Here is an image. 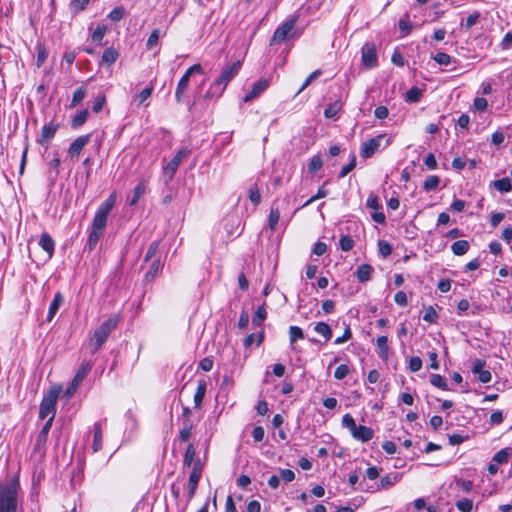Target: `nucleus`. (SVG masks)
Returning <instances> with one entry per match:
<instances>
[{
	"label": "nucleus",
	"mask_w": 512,
	"mask_h": 512,
	"mask_svg": "<svg viewBox=\"0 0 512 512\" xmlns=\"http://www.w3.org/2000/svg\"><path fill=\"white\" fill-rule=\"evenodd\" d=\"M433 59L439 64V65H449L451 63V57L443 52H439L436 55L433 56Z\"/></svg>",
	"instance_id": "bf43d9fd"
},
{
	"label": "nucleus",
	"mask_w": 512,
	"mask_h": 512,
	"mask_svg": "<svg viewBox=\"0 0 512 512\" xmlns=\"http://www.w3.org/2000/svg\"><path fill=\"white\" fill-rule=\"evenodd\" d=\"M451 250L454 255L462 256L469 250V243L466 240H458L451 245Z\"/></svg>",
	"instance_id": "4be33fe9"
},
{
	"label": "nucleus",
	"mask_w": 512,
	"mask_h": 512,
	"mask_svg": "<svg viewBox=\"0 0 512 512\" xmlns=\"http://www.w3.org/2000/svg\"><path fill=\"white\" fill-rule=\"evenodd\" d=\"M394 301L402 307L406 306L408 303L406 293L404 291H398L394 296Z\"/></svg>",
	"instance_id": "774afa93"
},
{
	"label": "nucleus",
	"mask_w": 512,
	"mask_h": 512,
	"mask_svg": "<svg viewBox=\"0 0 512 512\" xmlns=\"http://www.w3.org/2000/svg\"><path fill=\"white\" fill-rule=\"evenodd\" d=\"M200 478L201 477H198L196 474L189 475V482H188V489H187L188 501H190L194 497Z\"/></svg>",
	"instance_id": "c756f323"
},
{
	"label": "nucleus",
	"mask_w": 512,
	"mask_h": 512,
	"mask_svg": "<svg viewBox=\"0 0 512 512\" xmlns=\"http://www.w3.org/2000/svg\"><path fill=\"white\" fill-rule=\"evenodd\" d=\"M280 219V211L277 207L272 206L268 216V226L272 231H275Z\"/></svg>",
	"instance_id": "cd10ccee"
},
{
	"label": "nucleus",
	"mask_w": 512,
	"mask_h": 512,
	"mask_svg": "<svg viewBox=\"0 0 512 512\" xmlns=\"http://www.w3.org/2000/svg\"><path fill=\"white\" fill-rule=\"evenodd\" d=\"M105 103H106V96L104 94L99 95L92 105V111L94 113H99L102 110Z\"/></svg>",
	"instance_id": "4d7b16f0"
},
{
	"label": "nucleus",
	"mask_w": 512,
	"mask_h": 512,
	"mask_svg": "<svg viewBox=\"0 0 512 512\" xmlns=\"http://www.w3.org/2000/svg\"><path fill=\"white\" fill-rule=\"evenodd\" d=\"M190 77L191 76L185 72L184 75L180 78L177 88H176V91H175V98H176L177 102L181 101L182 96L188 87Z\"/></svg>",
	"instance_id": "6ab92c4d"
},
{
	"label": "nucleus",
	"mask_w": 512,
	"mask_h": 512,
	"mask_svg": "<svg viewBox=\"0 0 512 512\" xmlns=\"http://www.w3.org/2000/svg\"><path fill=\"white\" fill-rule=\"evenodd\" d=\"M265 436V431L262 426H256L252 431V437L255 442L263 441Z\"/></svg>",
	"instance_id": "338daca9"
},
{
	"label": "nucleus",
	"mask_w": 512,
	"mask_h": 512,
	"mask_svg": "<svg viewBox=\"0 0 512 512\" xmlns=\"http://www.w3.org/2000/svg\"><path fill=\"white\" fill-rule=\"evenodd\" d=\"M145 189L146 188L142 183L138 184L134 188V193L132 199L130 200V205H135L139 201L141 196L145 193Z\"/></svg>",
	"instance_id": "864d4df0"
},
{
	"label": "nucleus",
	"mask_w": 512,
	"mask_h": 512,
	"mask_svg": "<svg viewBox=\"0 0 512 512\" xmlns=\"http://www.w3.org/2000/svg\"><path fill=\"white\" fill-rule=\"evenodd\" d=\"M86 96V90L82 87L76 89L71 100V107L77 106Z\"/></svg>",
	"instance_id": "a18cd8bd"
},
{
	"label": "nucleus",
	"mask_w": 512,
	"mask_h": 512,
	"mask_svg": "<svg viewBox=\"0 0 512 512\" xmlns=\"http://www.w3.org/2000/svg\"><path fill=\"white\" fill-rule=\"evenodd\" d=\"M60 392V387H51L44 395L39 408V417L41 419L48 418L52 419V421L54 420L56 414V404Z\"/></svg>",
	"instance_id": "20e7f679"
},
{
	"label": "nucleus",
	"mask_w": 512,
	"mask_h": 512,
	"mask_svg": "<svg viewBox=\"0 0 512 512\" xmlns=\"http://www.w3.org/2000/svg\"><path fill=\"white\" fill-rule=\"evenodd\" d=\"M159 245H160V241L159 240H155L153 242L150 243L148 249H147V252L145 254V257H144V261L145 262H148L149 260H151L157 253L158 249H159Z\"/></svg>",
	"instance_id": "c03bdc74"
},
{
	"label": "nucleus",
	"mask_w": 512,
	"mask_h": 512,
	"mask_svg": "<svg viewBox=\"0 0 512 512\" xmlns=\"http://www.w3.org/2000/svg\"><path fill=\"white\" fill-rule=\"evenodd\" d=\"M59 129V124L54 123L53 121L46 123L41 128L40 136L37 138L36 142L41 145L48 147L50 141L54 138L56 132Z\"/></svg>",
	"instance_id": "6e6552de"
},
{
	"label": "nucleus",
	"mask_w": 512,
	"mask_h": 512,
	"mask_svg": "<svg viewBox=\"0 0 512 512\" xmlns=\"http://www.w3.org/2000/svg\"><path fill=\"white\" fill-rule=\"evenodd\" d=\"M351 434L353 438L361 442H368L374 436L373 430L370 427L363 425H357L356 430H354Z\"/></svg>",
	"instance_id": "ddd939ff"
},
{
	"label": "nucleus",
	"mask_w": 512,
	"mask_h": 512,
	"mask_svg": "<svg viewBox=\"0 0 512 512\" xmlns=\"http://www.w3.org/2000/svg\"><path fill=\"white\" fill-rule=\"evenodd\" d=\"M362 64L366 68H373L377 65V49L374 43H365L361 50Z\"/></svg>",
	"instance_id": "1a4fd4ad"
},
{
	"label": "nucleus",
	"mask_w": 512,
	"mask_h": 512,
	"mask_svg": "<svg viewBox=\"0 0 512 512\" xmlns=\"http://www.w3.org/2000/svg\"><path fill=\"white\" fill-rule=\"evenodd\" d=\"M161 268H162V264H161L160 259H155L152 262L148 272L146 273V278L153 279L157 275V273L160 271Z\"/></svg>",
	"instance_id": "49530a36"
},
{
	"label": "nucleus",
	"mask_w": 512,
	"mask_h": 512,
	"mask_svg": "<svg viewBox=\"0 0 512 512\" xmlns=\"http://www.w3.org/2000/svg\"><path fill=\"white\" fill-rule=\"evenodd\" d=\"M117 324L118 318L110 317L94 331L89 343L92 353H96L102 347L110 333L116 328Z\"/></svg>",
	"instance_id": "f03ea898"
},
{
	"label": "nucleus",
	"mask_w": 512,
	"mask_h": 512,
	"mask_svg": "<svg viewBox=\"0 0 512 512\" xmlns=\"http://www.w3.org/2000/svg\"><path fill=\"white\" fill-rule=\"evenodd\" d=\"M400 479L399 474L394 475H385L380 480V485L382 488H389L396 484Z\"/></svg>",
	"instance_id": "e433bc0d"
},
{
	"label": "nucleus",
	"mask_w": 512,
	"mask_h": 512,
	"mask_svg": "<svg viewBox=\"0 0 512 512\" xmlns=\"http://www.w3.org/2000/svg\"><path fill=\"white\" fill-rule=\"evenodd\" d=\"M378 247H379V253L383 257H388L392 252V246L384 240H380L378 242Z\"/></svg>",
	"instance_id": "6e6d98bb"
},
{
	"label": "nucleus",
	"mask_w": 512,
	"mask_h": 512,
	"mask_svg": "<svg viewBox=\"0 0 512 512\" xmlns=\"http://www.w3.org/2000/svg\"><path fill=\"white\" fill-rule=\"evenodd\" d=\"M102 234H103V232L91 228L88 239H87V243H86V247L89 249V251H92L96 247Z\"/></svg>",
	"instance_id": "a878e982"
},
{
	"label": "nucleus",
	"mask_w": 512,
	"mask_h": 512,
	"mask_svg": "<svg viewBox=\"0 0 512 512\" xmlns=\"http://www.w3.org/2000/svg\"><path fill=\"white\" fill-rule=\"evenodd\" d=\"M373 268L369 264H362L357 268L356 277L360 282L370 280Z\"/></svg>",
	"instance_id": "412c9836"
},
{
	"label": "nucleus",
	"mask_w": 512,
	"mask_h": 512,
	"mask_svg": "<svg viewBox=\"0 0 512 512\" xmlns=\"http://www.w3.org/2000/svg\"><path fill=\"white\" fill-rule=\"evenodd\" d=\"M323 166V162L319 156H313L308 164V171L311 173L317 172Z\"/></svg>",
	"instance_id": "de8ad7c7"
},
{
	"label": "nucleus",
	"mask_w": 512,
	"mask_h": 512,
	"mask_svg": "<svg viewBox=\"0 0 512 512\" xmlns=\"http://www.w3.org/2000/svg\"><path fill=\"white\" fill-rule=\"evenodd\" d=\"M341 109L342 103L339 100L334 101L324 110V116L328 119L335 118Z\"/></svg>",
	"instance_id": "c85d7f7f"
},
{
	"label": "nucleus",
	"mask_w": 512,
	"mask_h": 512,
	"mask_svg": "<svg viewBox=\"0 0 512 512\" xmlns=\"http://www.w3.org/2000/svg\"><path fill=\"white\" fill-rule=\"evenodd\" d=\"M19 489L17 477L0 483V512H17Z\"/></svg>",
	"instance_id": "f257e3e1"
},
{
	"label": "nucleus",
	"mask_w": 512,
	"mask_h": 512,
	"mask_svg": "<svg viewBox=\"0 0 512 512\" xmlns=\"http://www.w3.org/2000/svg\"><path fill=\"white\" fill-rule=\"evenodd\" d=\"M89 112L87 109H83L79 111L71 121L72 128H79L81 127L88 119Z\"/></svg>",
	"instance_id": "393cba45"
},
{
	"label": "nucleus",
	"mask_w": 512,
	"mask_h": 512,
	"mask_svg": "<svg viewBox=\"0 0 512 512\" xmlns=\"http://www.w3.org/2000/svg\"><path fill=\"white\" fill-rule=\"evenodd\" d=\"M456 508L461 512H471L473 509V501L463 498L455 503Z\"/></svg>",
	"instance_id": "4c0bfd02"
},
{
	"label": "nucleus",
	"mask_w": 512,
	"mask_h": 512,
	"mask_svg": "<svg viewBox=\"0 0 512 512\" xmlns=\"http://www.w3.org/2000/svg\"><path fill=\"white\" fill-rule=\"evenodd\" d=\"M116 196L115 194H111L97 209L91 228L104 232V229L107 224L108 215L110 214L112 208L115 205Z\"/></svg>",
	"instance_id": "39448f33"
},
{
	"label": "nucleus",
	"mask_w": 512,
	"mask_h": 512,
	"mask_svg": "<svg viewBox=\"0 0 512 512\" xmlns=\"http://www.w3.org/2000/svg\"><path fill=\"white\" fill-rule=\"evenodd\" d=\"M294 25H295V19L294 18L289 19V20L285 21L281 26H279L275 30V32H290L294 28Z\"/></svg>",
	"instance_id": "0e129e2a"
},
{
	"label": "nucleus",
	"mask_w": 512,
	"mask_h": 512,
	"mask_svg": "<svg viewBox=\"0 0 512 512\" xmlns=\"http://www.w3.org/2000/svg\"><path fill=\"white\" fill-rule=\"evenodd\" d=\"M439 182H440V178L438 176L430 175L426 178V180L423 184V188L425 191H431L439 185Z\"/></svg>",
	"instance_id": "ea45409f"
},
{
	"label": "nucleus",
	"mask_w": 512,
	"mask_h": 512,
	"mask_svg": "<svg viewBox=\"0 0 512 512\" xmlns=\"http://www.w3.org/2000/svg\"><path fill=\"white\" fill-rule=\"evenodd\" d=\"M422 96V92L418 87L410 88L406 93V101L408 102H418Z\"/></svg>",
	"instance_id": "a19ab883"
},
{
	"label": "nucleus",
	"mask_w": 512,
	"mask_h": 512,
	"mask_svg": "<svg viewBox=\"0 0 512 512\" xmlns=\"http://www.w3.org/2000/svg\"><path fill=\"white\" fill-rule=\"evenodd\" d=\"M124 16V9L122 7L114 8L108 15L112 21H119Z\"/></svg>",
	"instance_id": "e2e57ef3"
},
{
	"label": "nucleus",
	"mask_w": 512,
	"mask_h": 512,
	"mask_svg": "<svg viewBox=\"0 0 512 512\" xmlns=\"http://www.w3.org/2000/svg\"><path fill=\"white\" fill-rule=\"evenodd\" d=\"M385 140L383 147L388 146L391 143V138H386V134H379L374 138L365 141L361 146L360 155L362 158H370L381 146Z\"/></svg>",
	"instance_id": "0eeeda50"
},
{
	"label": "nucleus",
	"mask_w": 512,
	"mask_h": 512,
	"mask_svg": "<svg viewBox=\"0 0 512 512\" xmlns=\"http://www.w3.org/2000/svg\"><path fill=\"white\" fill-rule=\"evenodd\" d=\"M422 368V360L420 357L418 356H415V357H412L409 361V369L412 371V372H417L419 371L420 369Z\"/></svg>",
	"instance_id": "680f3d73"
},
{
	"label": "nucleus",
	"mask_w": 512,
	"mask_h": 512,
	"mask_svg": "<svg viewBox=\"0 0 512 512\" xmlns=\"http://www.w3.org/2000/svg\"><path fill=\"white\" fill-rule=\"evenodd\" d=\"M294 34H273L270 39V46L278 45L282 42L290 41Z\"/></svg>",
	"instance_id": "79ce46f5"
},
{
	"label": "nucleus",
	"mask_w": 512,
	"mask_h": 512,
	"mask_svg": "<svg viewBox=\"0 0 512 512\" xmlns=\"http://www.w3.org/2000/svg\"><path fill=\"white\" fill-rule=\"evenodd\" d=\"M39 246L47 253L48 259H51L54 254L55 242L48 233L41 234Z\"/></svg>",
	"instance_id": "4468645a"
},
{
	"label": "nucleus",
	"mask_w": 512,
	"mask_h": 512,
	"mask_svg": "<svg viewBox=\"0 0 512 512\" xmlns=\"http://www.w3.org/2000/svg\"><path fill=\"white\" fill-rule=\"evenodd\" d=\"M52 423H53L52 419H47L46 423L44 424V426L42 427V429L38 435V438H37L38 444L45 442L47 440V436L52 427Z\"/></svg>",
	"instance_id": "37998d69"
},
{
	"label": "nucleus",
	"mask_w": 512,
	"mask_h": 512,
	"mask_svg": "<svg viewBox=\"0 0 512 512\" xmlns=\"http://www.w3.org/2000/svg\"><path fill=\"white\" fill-rule=\"evenodd\" d=\"M349 373V367L346 364L339 365L334 372V377L337 380L344 379Z\"/></svg>",
	"instance_id": "5fc2aeb1"
},
{
	"label": "nucleus",
	"mask_w": 512,
	"mask_h": 512,
	"mask_svg": "<svg viewBox=\"0 0 512 512\" xmlns=\"http://www.w3.org/2000/svg\"><path fill=\"white\" fill-rule=\"evenodd\" d=\"M378 348V355L382 360H388L389 358V347L388 338L386 336H379L376 341Z\"/></svg>",
	"instance_id": "a211bd4d"
},
{
	"label": "nucleus",
	"mask_w": 512,
	"mask_h": 512,
	"mask_svg": "<svg viewBox=\"0 0 512 512\" xmlns=\"http://www.w3.org/2000/svg\"><path fill=\"white\" fill-rule=\"evenodd\" d=\"M193 428L192 421H183V427L179 432V439L182 442H186L189 440L191 436V431Z\"/></svg>",
	"instance_id": "72a5a7b5"
},
{
	"label": "nucleus",
	"mask_w": 512,
	"mask_h": 512,
	"mask_svg": "<svg viewBox=\"0 0 512 512\" xmlns=\"http://www.w3.org/2000/svg\"><path fill=\"white\" fill-rule=\"evenodd\" d=\"M195 454H196V450H195L193 444H189L187 446L185 454H184V459H183L184 466H186V467L192 466V464L194 462Z\"/></svg>",
	"instance_id": "f704fd0d"
},
{
	"label": "nucleus",
	"mask_w": 512,
	"mask_h": 512,
	"mask_svg": "<svg viewBox=\"0 0 512 512\" xmlns=\"http://www.w3.org/2000/svg\"><path fill=\"white\" fill-rule=\"evenodd\" d=\"M342 425L343 427L349 429V431L352 433L354 430H356V422L354 418L350 414H345L342 418Z\"/></svg>",
	"instance_id": "603ef678"
},
{
	"label": "nucleus",
	"mask_w": 512,
	"mask_h": 512,
	"mask_svg": "<svg viewBox=\"0 0 512 512\" xmlns=\"http://www.w3.org/2000/svg\"><path fill=\"white\" fill-rule=\"evenodd\" d=\"M190 154V150L187 147L180 148L175 156L163 167L162 177L165 183H169L182 161Z\"/></svg>",
	"instance_id": "423d86ee"
},
{
	"label": "nucleus",
	"mask_w": 512,
	"mask_h": 512,
	"mask_svg": "<svg viewBox=\"0 0 512 512\" xmlns=\"http://www.w3.org/2000/svg\"><path fill=\"white\" fill-rule=\"evenodd\" d=\"M510 450V448L501 449L494 455L492 461L498 465L506 463L510 455Z\"/></svg>",
	"instance_id": "c9c22d12"
},
{
	"label": "nucleus",
	"mask_w": 512,
	"mask_h": 512,
	"mask_svg": "<svg viewBox=\"0 0 512 512\" xmlns=\"http://www.w3.org/2000/svg\"><path fill=\"white\" fill-rule=\"evenodd\" d=\"M92 368V364L90 362H83L79 369L77 370L74 378L72 381H74L77 384H81L82 381L85 379V377L88 375Z\"/></svg>",
	"instance_id": "aec40b11"
},
{
	"label": "nucleus",
	"mask_w": 512,
	"mask_h": 512,
	"mask_svg": "<svg viewBox=\"0 0 512 512\" xmlns=\"http://www.w3.org/2000/svg\"><path fill=\"white\" fill-rule=\"evenodd\" d=\"M314 331L322 335L326 341L330 340L332 337V330L325 322H317L314 326Z\"/></svg>",
	"instance_id": "b1692460"
},
{
	"label": "nucleus",
	"mask_w": 512,
	"mask_h": 512,
	"mask_svg": "<svg viewBox=\"0 0 512 512\" xmlns=\"http://www.w3.org/2000/svg\"><path fill=\"white\" fill-rule=\"evenodd\" d=\"M48 57V50L47 48L41 44H37V59H36V66L39 68L43 65V63L46 61Z\"/></svg>",
	"instance_id": "473e14b6"
},
{
	"label": "nucleus",
	"mask_w": 512,
	"mask_h": 512,
	"mask_svg": "<svg viewBox=\"0 0 512 512\" xmlns=\"http://www.w3.org/2000/svg\"><path fill=\"white\" fill-rule=\"evenodd\" d=\"M351 337H352L351 329H350V327H349V326H347V327L345 328V330H344L343 335H341L340 337H337V338L335 339L334 343H335L336 345H340V344H342V343H344V342L348 341L349 339H351Z\"/></svg>",
	"instance_id": "69168bd1"
},
{
	"label": "nucleus",
	"mask_w": 512,
	"mask_h": 512,
	"mask_svg": "<svg viewBox=\"0 0 512 512\" xmlns=\"http://www.w3.org/2000/svg\"><path fill=\"white\" fill-rule=\"evenodd\" d=\"M484 366H485V361H483L481 359H476L473 362L472 373L474 375H477L479 381H481L482 383H488L491 381L492 376H491V373L489 370L483 369Z\"/></svg>",
	"instance_id": "9b49d317"
},
{
	"label": "nucleus",
	"mask_w": 512,
	"mask_h": 512,
	"mask_svg": "<svg viewBox=\"0 0 512 512\" xmlns=\"http://www.w3.org/2000/svg\"><path fill=\"white\" fill-rule=\"evenodd\" d=\"M249 199L254 205H258L261 201V194L259 189L255 187H251L249 189Z\"/></svg>",
	"instance_id": "052dcab7"
},
{
	"label": "nucleus",
	"mask_w": 512,
	"mask_h": 512,
	"mask_svg": "<svg viewBox=\"0 0 512 512\" xmlns=\"http://www.w3.org/2000/svg\"><path fill=\"white\" fill-rule=\"evenodd\" d=\"M240 69V61H236L232 65L224 68L221 75L213 82L207 93L211 96L219 97L225 90L228 83L239 73Z\"/></svg>",
	"instance_id": "7ed1b4c3"
},
{
	"label": "nucleus",
	"mask_w": 512,
	"mask_h": 512,
	"mask_svg": "<svg viewBox=\"0 0 512 512\" xmlns=\"http://www.w3.org/2000/svg\"><path fill=\"white\" fill-rule=\"evenodd\" d=\"M322 74V71L320 69H317L315 70L314 72H312L307 78L306 80L304 81V83L302 84L301 88L299 89L298 93L302 92L306 87H308L310 85V83L315 80L316 78H318L320 75Z\"/></svg>",
	"instance_id": "13d9d810"
},
{
	"label": "nucleus",
	"mask_w": 512,
	"mask_h": 512,
	"mask_svg": "<svg viewBox=\"0 0 512 512\" xmlns=\"http://www.w3.org/2000/svg\"><path fill=\"white\" fill-rule=\"evenodd\" d=\"M304 339L303 330L299 326H290L289 327V340L290 344L293 345L298 340Z\"/></svg>",
	"instance_id": "2f4dec72"
},
{
	"label": "nucleus",
	"mask_w": 512,
	"mask_h": 512,
	"mask_svg": "<svg viewBox=\"0 0 512 512\" xmlns=\"http://www.w3.org/2000/svg\"><path fill=\"white\" fill-rule=\"evenodd\" d=\"M267 312L265 309V305H261L257 308L253 318H252V324L254 327H260L262 325V322L266 319Z\"/></svg>",
	"instance_id": "bb28decb"
},
{
	"label": "nucleus",
	"mask_w": 512,
	"mask_h": 512,
	"mask_svg": "<svg viewBox=\"0 0 512 512\" xmlns=\"http://www.w3.org/2000/svg\"><path fill=\"white\" fill-rule=\"evenodd\" d=\"M269 86V82L266 79H260L253 84L252 89L245 95L244 101L250 102L264 92Z\"/></svg>",
	"instance_id": "f8f14e48"
},
{
	"label": "nucleus",
	"mask_w": 512,
	"mask_h": 512,
	"mask_svg": "<svg viewBox=\"0 0 512 512\" xmlns=\"http://www.w3.org/2000/svg\"><path fill=\"white\" fill-rule=\"evenodd\" d=\"M356 166V157L355 155L351 156L350 162L343 166L340 173L339 178H344L346 175H348Z\"/></svg>",
	"instance_id": "8fccbe9b"
},
{
	"label": "nucleus",
	"mask_w": 512,
	"mask_h": 512,
	"mask_svg": "<svg viewBox=\"0 0 512 512\" xmlns=\"http://www.w3.org/2000/svg\"><path fill=\"white\" fill-rule=\"evenodd\" d=\"M493 187L501 193H507L512 190V184L509 178H502L492 182Z\"/></svg>",
	"instance_id": "5701e85b"
},
{
	"label": "nucleus",
	"mask_w": 512,
	"mask_h": 512,
	"mask_svg": "<svg viewBox=\"0 0 512 512\" xmlns=\"http://www.w3.org/2000/svg\"><path fill=\"white\" fill-rule=\"evenodd\" d=\"M103 444V431L102 426L99 422L93 425V443H92V451L93 453H97L102 449Z\"/></svg>",
	"instance_id": "2eb2a0df"
},
{
	"label": "nucleus",
	"mask_w": 512,
	"mask_h": 512,
	"mask_svg": "<svg viewBox=\"0 0 512 512\" xmlns=\"http://www.w3.org/2000/svg\"><path fill=\"white\" fill-rule=\"evenodd\" d=\"M90 134L77 137L69 146L68 155L71 158H78L82 149L89 143Z\"/></svg>",
	"instance_id": "9d476101"
},
{
	"label": "nucleus",
	"mask_w": 512,
	"mask_h": 512,
	"mask_svg": "<svg viewBox=\"0 0 512 512\" xmlns=\"http://www.w3.org/2000/svg\"><path fill=\"white\" fill-rule=\"evenodd\" d=\"M339 245L343 251H350L354 246V240L348 235H343L339 240Z\"/></svg>",
	"instance_id": "09e8293b"
},
{
	"label": "nucleus",
	"mask_w": 512,
	"mask_h": 512,
	"mask_svg": "<svg viewBox=\"0 0 512 512\" xmlns=\"http://www.w3.org/2000/svg\"><path fill=\"white\" fill-rule=\"evenodd\" d=\"M207 390V383L205 380H199L196 392L194 394V405L196 408H200L205 397Z\"/></svg>",
	"instance_id": "f3484780"
},
{
	"label": "nucleus",
	"mask_w": 512,
	"mask_h": 512,
	"mask_svg": "<svg viewBox=\"0 0 512 512\" xmlns=\"http://www.w3.org/2000/svg\"><path fill=\"white\" fill-rule=\"evenodd\" d=\"M430 382L433 386L442 390H448V384L446 380L439 374H432Z\"/></svg>",
	"instance_id": "58836bf2"
},
{
	"label": "nucleus",
	"mask_w": 512,
	"mask_h": 512,
	"mask_svg": "<svg viewBox=\"0 0 512 512\" xmlns=\"http://www.w3.org/2000/svg\"><path fill=\"white\" fill-rule=\"evenodd\" d=\"M118 56H119V54L115 49L107 48L104 50V52L102 54V62L106 63L108 65H111V64L115 63Z\"/></svg>",
	"instance_id": "7c9ffc66"
},
{
	"label": "nucleus",
	"mask_w": 512,
	"mask_h": 512,
	"mask_svg": "<svg viewBox=\"0 0 512 512\" xmlns=\"http://www.w3.org/2000/svg\"><path fill=\"white\" fill-rule=\"evenodd\" d=\"M438 318V314L432 306H429L425 310V314L423 315V320L428 323H435Z\"/></svg>",
	"instance_id": "3c124183"
},
{
	"label": "nucleus",
	"mask_w": 512,
	"mask_h": 512,
	"mask_svg": "<svg viewBox=\"0 0 512 512\" xmlns=\"http://www.w3.org/2000/svg\"><path fill=\"white\" fill-rule=\"evenodd\" d=\"M64 298L61 292H56L54 295V298L52 302L50 303L48 314H47V321L51 322L54 316L56 315L57 311L59 310L60 306L63 304Z\"/></svg>",
	"instance_id": "dca6fc26"
}]
</instances>
